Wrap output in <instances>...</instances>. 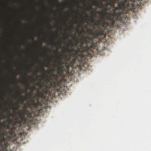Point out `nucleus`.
Here are the masks:
<instances>
[{"label": "nucleus", "mask_w": 151, "mask_h": 151, "mask_svg": "<svg viewBox=\"0 0 151 151\" xmlns=\"http://www.w3.org/2000/svg\"><path fill=\"white\" fill-rule=\"evenodd\" d=\"M0 123H1V122H0ZM2 123H4V122H2Z\"/></svg>", "instance_id": "obj_27"}, {"label": "nucleus", "mask_w": 151, "mask_h": 151, "mask_svg": "<svg viewBox=\"0 0 151 151\" xmlns=\"http://www.w3.org/2000/svg\"><path fill=\"white\" fill-rule=\"evenodd\" d=\"M27 87H29V83H27Z\"/></svg>", "instance_id": "obj_16"}, {"label": "nucleus", "mask_w": 151, "mask_h": 151, "mask_svg": "<svg viewBox=\"0 0 151 151\" xmlns=\"http://www.w3.org/2000/svg\"><path fill=\"white\" fill-rule=\"evenodd\" d=\"M96 14V12H95L94 13V15H95Z\"/></svg>", "instance_id": "obj_21"}, {"label": "nucleus", "mask_w": 151, "mask_h": 151, "mask_svg": "<svg viewBox=\"0 0 151 151\" xmlns=\"http://www.w3.org/2000/svg\"><path fill=\"white\" fill-rule=\"evenodd\" d=\"M74 1H75V0H74Z\"/></svg>", "instance_id": "obj_29"}, {"label": "nucleus", "mask_w": 151, "mask_h": 151, "mask_svg": "<svg viewBox=\"0 0 151 151\" xmlns=\"http://www.w3.org/2000/svg\"><path fill=\"white\" fill-rule=\"evenodd\" d=\"M9 123H11V122H9ZM13 123H17V122H13ZM17 123H22L21 122H18Z\"/></svg>", "instance_id": "obj_17"}, {"label": "nucleus", "mask_w": 151, "mask_h": 151, "mask_svg": "<svg viewBox=\"0 0 151 151\" xmlns=\"http://www.w3.org/2000/svg\"><path fill=\"white\" fill-rule=\"evenodd\" d=\"M83 24L81 23L80 24H78L77 25V28H78L79 29V28H83Z\"/></svg>", "instance_id": "obj_10"}, {"label": "nucleus", "mask_w": 151, "mask_h": 151, "mask_svg": "<svg viewBox=\"0 0 151 151\" xmlns=\"http://www.w3.org/2000/svg\"><path fill=\"white\" fill-rule=\"evenodd\" d=\"M25 75L27 77V80H28V78H27L28 77V76L27 75V73H26L25 74Z\"/></svg>", "instance_id": "obj_12"}, {"label": "nucleus", "mask_w": 151, "mask_h": 151, "mask_svg": "<svg viewBox=\"0 0 151 151\" xmlns=\"http://www.w3.org/2000/svg\"><path fill=\"white\" fill-rule=\"evenodd\" d=\"M60 29H62V28H61V27H60Z\"/></svg>", "instance_id": "obj_24"}, {"label": "nucleus", "mask_w": 151, "mask_h": 151, "mask_svg": "<svg viewBox=\"0 0 151 151\" xmlns=\"http://www.w3.org/2000/svg\"><path fill=\"white\" fill-rule=\"evenodd\" d=\"M14 79H15V80H17V78H16V76H14Z\"/></svg>", "instance_id": "obj_15"}, {"label": "nucleus", "mask_w": 151, "mask_h": 151, "mask_svg": "<svg viewBox=\"0 0 151 151\" xmlns=\"http://www.w3.org/2000/svg\"><path fill=\"white\" fill-rule=\"evenodd\" d=\"M93 3L95 5H96L99 8H101V6L99 5V3L97 2L96 1H94Z\"/></svg>", "instance_id": "obj_9"}, {"label": "nucleus", "mask_w": 151, "mask_h": 151, "mask_svg": "<svg viewBox=\"0 0 151 151\" xmlns=\"http://www.w3.org/2000/svg\"><path fill=\"white\" fill-rule=\"evenodd\" d=\"M32 39L33 40H34V37H32Z\"/></svg>", "instance_id": "obj_20"}, {"label": "nucleus", "mask_w": 151, "mask_h": 151, "mask_svg": "<svg viewBox=\"0 0 151 151\" xmlns=\"http://www.w3.org/2000/svg\"><path fill=\"white\" fill-rule=\"evenodd\" d=\"M84 38L78 39L74 38L73 40L74 43L72 42L70 40V47L67 48L65 51L66 53L64 54L63 58L59 57V66L57 69L58 74L62 73L65 71L68 73L70 70H73L75 67L74 64L76 60L80 62L82 58L87 54L89 50H91L90 47L91 43L87 42L89 38L87 36H83Z\"/></svg>", "instance_id": "obj_2"}, {"label": "nucleus", "mask_w": 151, "mask_h": 151, "mask_svg": "<svg viewBox=\"0 0 151 151\" xmlns=\"http://www.w3.org/2000/svg\"><path fill=\"white\" fill-rule=\"evenodd\" d=\"M16 103L15 105L12 102V111L11 112L9 108H7L4 106L5 109L4 111L6 113L7 117L9 118L11 116H14V115H17L19 119L25 122H29L32 120L34 116H35V113L33 111L32 112H28L21 107V105L19 104V102Z\"/></svg>", "instance_id": "obj_4"}, {"label": "nucleus", "mask_w": 151, "mask_h": 151, "mask_svg": "<svg viewBox=\"0 0 151 151\" xmlns=\"http://www.w3.org/2000/svg\"><path fill=\"white\" fill-rule=\"evenodd\" d=\"M42 69L45 72H46V70H45L43 68H42Z\"/></svg>", "instance_id": "obj_13"}, {"label": "nucleus", "mask_w": 151, "mask_h": 151, "mask_svg": "<svg viewBox=\"0 0 151 151\" xmlns=\"http://www.w3.org/2000/svg\"><path fill=\"white\" fill-rule=\"evenodd\" d=\"M36 123H32L34 125H35V124H36Z\"/></svg>", "instance_id": "obj_23"}, {"label": "nucleus", "mask_w": 151, "mask_h": 151, "mask_svg": "<svg viewBox=\"0 0 151 151\" xmlns=\"http://www.w3.org/2000/svg\"><path fill=\"white\" fill-rule=\"evenodd\" d=\"M45 42L47 43V41L45 39Z\"/></svg>", "instance_id": "obj_14"}, {"label": "nucleus", "mask_w": 151, "mask_h": 151, "mask_svg": "<svg viewBox=\"0 0 151 151\" xmlns=\"http://www.w3.org/2000/svg\"><path fill=\"white\" fill-rule=\"evenodd\" d=\"M73 22H74V23H76V24H77V21H73Z\"/></svg>", "instance_id": "obj_19"}, {"label": "nucleus", "mask_w": 151, "mask_h": 151, "mask_svg": "<svg viewBox=\"0 0 151 151\" xmlns=\"http://www.w3.org/2000/svg\"><path fill=\"white\" fill-rule=\"evenodd\" d=\"M30 92H26V95L23 97L21 96V100H18L17 103L18 102L19 100L21 105H22V108L28 112H35V115H37V111L38 110L37 109L39 105L35 102L34 100V97L31 95Z\"/></svg>", "instance_id": "obj_5"}, {"label": "nucleus", "mask_w": 151, "mask_h": 151, "mask_svg": "<svg viewBox=\"0 0 151 151\" xmlns=\"http://www.w3.org/2000/svg\"><path fill=\"white\" fill-rule=\"evenodd\" d=\"M57 52L58 53H59V52H58V51H57Z\"/></svg>", "instance_id": "obj_26"}, {"label": "nucleus", "mask_w": 151, "mask_h": 151, "mask_svg": "<svg viewBox=\"0 0 151 151\" xmlns=\"http://www.w3.org/2000/svg\"><path fill=\"white\" fill-rule=\"evenodd\" d=\"M56 43L58 44V47H59V48H60V46H61V43H59V42H56Z\"/></svg>", "instance_id": "obj_11"}, {"label": "nucleus", "mask_w": 151, "mask_h": 151, "mask_svg": "<svg viewBox=\"0 0 151 151\" xmlns=\"http://www.w3.org/2000/svg\"><path fill=\"white\" fill-rule=\"evenodd\" d=\"M134 0H106L107 5L114 6L119 11L125 10L126 7L134 5Z\"/></svg>", "instance_id": "obj_6"}, {"label": "nucleus", "mask_w": 151, "mask_h": 151, "mask_svg": "<svg viewBox=\"0 0 151 151\" xmlns=\"http://www.w3.org/2000/svg\"><path fill=\"white\" fill-rule=\"evenodd\" d=\"M53 83L55 84L53 77L50 76L44 80L41 84L37 82L35 84L39 86L38 88H36L35 86L32 87L30 92L31 95L34 97V100L39 106H41L42 105L41 101H39L40 97L43 96L48 93Z\"/></svg>", "instance_id": "obj_3"}, {"label": "nucleus", "mask_w": 151, "mask_h": 151, "mask_svg": "<svg viewBox=\"0 0 151 151\" xmlns=\"http://www.w3.org/2000/svg\"><path fill=\"white\" fill-rule=\"evenodd\" d=\"M90 8L91 9H92V7L91 6H90Z\"/></svg>", "instance_id": "obj_22"}, {"label": "nucleus", "mask_w": 151, "mask_h": 151, "mask_svg": "<svg viewBox=\"0 0 151 151\" xmlns=\"http://www.w3.org/2000/svg\"><path fill=\"white\" fill-rule=\"evenodd\" d=\"M54 76H55V77L57 78L58 77V75L57 74L54 75Z\"/></svg>", "instance_id": "obj_18"}, {"label": "nucleus", "mask_w": 151, "mask_h": 151, "mask_svg": "<svg viewBox=\"0 0 151 151\" xmlns=\"http://www.w3.org/2000/svg\"><path fill=\"white\" fill-rule=\"evenodd\" d=\"M104 1L106 2V4L102 5L101 10H99L98 11L100 16L97 20H94L93 17L88 15H86L85 18L83 19V21H86V22L87 24L89 21L91 22L88 24L90 28H87L86 24L85 27H86V31L84 30L83 28L81 30L78 28H76V31L78 33V36H80L82 33L85 34L83 35L81 38H83V36H87L89 38L87 42L91 43L90 49L95 45V44L92 42L93 39L99 38L104 34V30L107 29V27L113 26L116 21L119 19L121 14V11H119L114 6L107 5L106 0H104Z\"/></svg>", "instance_id": "obj_1"}, {"label": "nucleus", "mask_w": 151, "mask_h": 151, "mask_svg": "<svg viewBox=\"0 0 151 151\" xmlns=\"http://www.w3.org/2000/svg\"><path fill=\"white\" fill-rule=\"evenodd\" d=\"M41 65L42 66H44V67H47L48 66V64L47 63H40Z\"/></svg>", "instance_id": "obj_8"}, {"label": "nucleus", "mask_w": 151, "mask_h": 151, "mask_svg": "<svg viewBox=\"0 0 151 151\" xmlns=\"http://www.w3.org/2000/svg\"><path fill=\"white\" fill-rule=\"evenodd\" d=\"M42 46L41 47V49H42Z\"/></svg>", "instance_id": "obj_28"}, {"label": "nucleus", "mask_w": 151, "mask_h": 151, "mask_svg": "<svg viewBox=\"0 0 151 151\" xmlns=\"http://www.w3.org/2000/svg\"><path fill=\"white\" fill-rule=\"evenodd\" d=\"M3 124V123H2ZM7 124L6 131V133L4 134L3 133L0 131V149H2L4 146L7 145V141L4 138V135L6 136L8 138L13 136V123H6ZM2 124V123H0Z\"/></svg>", "instance_id": "obj_7"}, {"label": "nucleus", "mask_w": 151, "mask_h": 151, "mask_svg": "<svg viewBox=\"0 0 151 151\" xmlns=\"http://www.w3.org/2000/svg\"><path fill=\"white\" fill-rule=\"evenodd\" d=\"M70 35H68V37H70Z\"/></svg>", "instance_id": "obj_25"}]
</instances>
